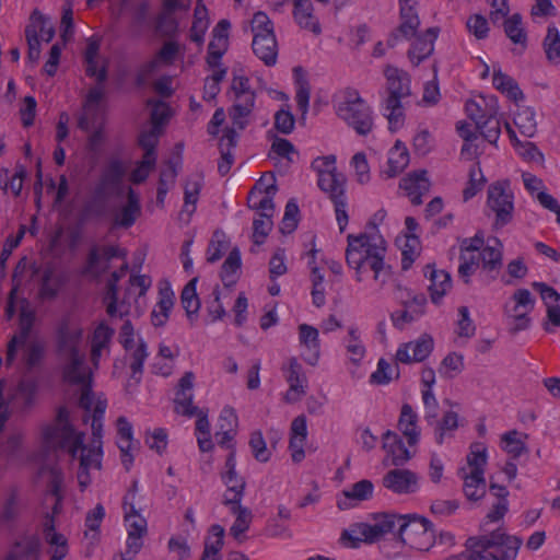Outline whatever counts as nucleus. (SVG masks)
Returning <instances> with one entry per match:
<instances>
[{
  "instance_id": "43",
  "label": "nucleus",
  "mask_w": 560,
  "mask_h": 560,
  "mask_svg": "<svg viewBox=\"0 0 560 560\" xmlns=\"http://www.w3.org/2000/svg\"><path fill=\"white\" fill-rule=\"evenodd\" d=\"M514 122L523 136L527 138L535 136L537 122L535 119V110L532 107L521 108L515 115Z\"/></svg>"
},
{
  "instance_id": "21",
  "label": "nucleus",
  "mask_w": 560,
  "mask_h": 560,
  "mask_svg": "<svg viewBox=\"0 0 560 560\" xmlns=\"http://www.w3.org/2000/svg\"><path fill=\"white\" fill-rule=\"evenodd\" d=\"M104 91L101 86L91 88L86 94L83 108L84 113L79 117L78 127L83 131H89L98 119L97 104L102 101Z\"/></svg>"
},
{
  "instance_id": "46",
  "label": "nucleus",
  "mask_w": 560,
  "mask_h": 560,
  "mask_svg": "<svg viewBox=\"0 0 560 560\" xmlns=\"http://www.w3.org/2000/svg\"><path fill=\"white\" fill-rule=\"evenodd\" d=\"M420 253V240L415 234L405 235V244L401 249V269L408 270Z\"/></svg>"
},
{
  "instance_id": "33",
  "label": "nucleus",
  "mask_w": 560,
  "mask_h": 560,
  "mask_svg": "<svg viewBox=\"0 0 560 560\" xmlns=\"http://www.w3.org/2000/svg\"><path fill=\"white\" fill-rule=\"evenodd\" d=\"M313 9L311 0H294L293 15L300 26L318 34L320 33V27L313 16Z\"/></svg>"
},
{
  "instance_id": "61",
  "label": "nucleus",
  "mask_w": 560,
  "mask_h": 560,
  "mask_svg": "<svg viewBox=\"0 0 560 560\" xmlns=\"http://www.w3.org/2000/svg\"><path fill=\"white\" fill-rule=\"evenodd\" d=\"M97 120L98 119H95L94 126L89 130V131H91L93 129V131L90 133V136L88 138V144H86L88 150L93 153H97L100 151L103 142L105 141L104 117H100V121H97Z\"/></svg>"
},
{
  "instance_id": "32",
  "label": "nucleus",
  "mask_w": 560,
  "mask_h": 560,
  "mask_svg": "<svg viewBox=\"0 0 560 560\" xmlns=\"http://www.w3.org/2000/svg\"><path fill=\"white\" fill-rule=\"evenodd\" d=\"M409 164V152L405 143L397 140L394 147L389 150L388 170L386 171L388 177H395L400 174Z\"/></svg>"
},
{
  "instance_id": "37",
  "label": "nucleus",
  "mask_w": 560,
  "mask_h": 560,
  "mask_svg": "<svg viewBox=\"0 0 560 560\" xmlns=\"http://www.w3.org/2000/svg\"><path fill=\"white\" fill-rule=\"evenodd\" d=\"M198 278H192L183 289L180 294V303L183 308L186 311V315L189 320H194L200 308V300L196 292V285Z\"/></svg>"
},
{
  "instance_id": "30",
  "label": "nucleus",
  "mask_w": 560,
  "mask_h": 560,
  "mask_svg": "<svg viewBox=\"0 0 560 560\" xmlns=\"http://www.w3.org/2000/svg\"><path fill=\"white\" fill-rule=\"evenodd\" d=\"M503 245L498 237H492L480 252L482 268L489 272L499 270L502 267Z\"/></svg>"
},
{
  "instance_id": "18",
  "label": "nucleus",
  "mask_w": 560,
  "mask_h": 560,
  "mask_svg": "<svg viewBox=\"0 0 560 560\" xmlns=\"http://www.w3.org/2000/svg\"><path fill=\"white\" fill-rule=\"evenodd\" d=\"M178 413L191 418L197 417L196 421V433L197 441L200 451L209 452L213 448V443L210 435V423L208 420V409H200L196 406H191L187 409H182Z\"/></svg>"
},
{
  "instance_id": "6",
  "label": "nucleus",
  "mask_w": 560,
  "mask_h": 560,
  "mask_svg": "<svg viewBox=\"0 0 560 560\" xmlns=\"http://www.w3.org/2000/svg\"><path fill=\"white\" fill-rule=\"evenodd\" d=\"M83 329L73 324L69 317H63L56 328V353L59 358L83 353L80 349Z\"/></svg>"
},
{
  "instance_id": "48",
  "label": "nucleus",
  "mask_w": 560,
  "mask_h": 560,
  "mask_svg": "<svg viewBox=\"0 0 560 560\" xmlns=\"http://www.w3.org/2000/svg\"><path fill=\"white\" fill-rule=\"evenodd\" d=\"M277 191V186L275 184H271L265 188V196L260 198L257 203H252L253 199L256 198L257 192L254 190H250L248 195V207L250 209L255 210H262V212L271 213V217L273 215L275 211V203L272 201V197Z\"/></svg>"
},
{
  "instance_id": "42",
  "label": "nucleus",
  "mask_w": 560,
  "mask_h": 560,
  "mask_svg": "<svg viewBox=\"0 0 560 560\" xmlns=\"http://www.w3.org/2000/svg\"><path fill=\"white\" fill-rule=\"evenodd\" d=\"M148 355L149 353L145 341L143 339H139L137 348L133 349L132 352L130 353L131 380L135 381L136 385H138L141 382L143 364Z\"/></svg>"
},
{
  "instance_id": "41",
  "label": "nucleus",
  "mask_w": 560,
  "mask_h": 560,
  "mask_svg": "<svg viewBox=\"0 0 560 560\" xmlns=\"http://www.w3.org/2000/svg\"><path fill=\"white\" fill-rule=\"evenodd\" d=\"M241 252L235 247L229 253V256L222 265L220 277L225 287L233 285L236 282L233 276L241 269Z\"/></svg>"
},
{
  "instance_id": "54",
  "label": "nucleus",
  "mask_w": 560,
  "mask_h": 560,
  "mask_svg": "<svg viewBox=\"0 0 560 560\" xmlns=\"http://www.w3.org/2000/svg\"><path fill=\"white\" fill-rule=\"evenodd\" d=\"M504 310H505V315H506L508 319L510 320V327H509L510 334L516 335L517 332L525 330L529 327V325H530V318L528 317L529 312H526V311L513 312L512 310H510L508 307V305H505Z\"/></svg>"
},
{
  "instance_id": "58",
  "label": "nucleus",
  "mask_w": 560,
  "mask_h": 560,
  "mask_svg": "<svg viewBox=\"0 0 560 560\" xmlns=\"http://www.w3.org/2000/svg\"><path fill=\"white\" fill-rule=\"evenodd\" d=\"M486 179L480 167H472L469 171V182L467 187L463 191V198L465 201L471 199L480 191L483 187Z\"/></svg>"
},
{
  "instance_id": "10",
  "label": "nucleus",
  "mask_w": 560,
  "mask_h": 560,
  "mask_svg": "<svg viewBox=\"0 0 560 560\" xmlns=\"http://www.w3.org/2000/svg\"><path fill=\"white\" fill-rule=\"evenodd\" d=\"M399 18V25L390 32L387 38V46L390 48L395 47L400 39L410 40L418 34L420 19L413 7L400 8Z\"/></svg>"
},
{
  "instance_id": "7",
  "label": "nucleus",
  "mask_w": 560,
  "mask_h": 560,
  "mask_svg": "<svg viewBox=\"0 0 560 560\" xmlns=\"http://www.w3.org/2000/svg\"><path fill=\"white\" fill-rule=\"evenodd\" d=\"M57 420L60 424L56 428L49 438H56L59 447L65 448L74 458L78 450L83 447L84 433H77L69 422V412L66 407H60L57 413Z\"/></svg>"
},
{
  "instance_id": "23",
  "label": "nucleus",
  "mask_w": 560,
  "mask_h": 560,
  "mask_svg": "<svg viewBox=\"0 0 560 560\" xmlns=\"http://www.w3.org/2000/svg\"><path fill=\"white\" fill-rule=\"evenodd\" d=\"M140 214L141 206L139 196L132 188H129L127 192V202L121 208L120 212L115 215L113 225L129 229L136 223Z\"/></svg>"
},
{
  "instance_id": "15",
  "label": "nucleus",
  "mask_w": 560,
  "mask_h": 560,
  "mask_svg": "<svg viewBox=\"0 0 560 560\" xmlns=\"http://www.w3.org/2000/svg\"><path fill=\"white\" fill-rule=\"evenodd\" d=\"M425 170L415 171L401 178L399 183V187L407 192L413 206H420L422 196L430 190V180Z\"/></svg>"
},
{
  "instance_id": "62",
  "label": "nucleus",
  "mask_w": 560,
  "mask_h": 560,
  "mask_svg": "<svg viewBox=\"0 0 560 560\" xmlns=\"http://www.w3.org/2000/svg\"><path fill=\"white\" fill-rule=\"evenodd\" d=\"M295 125V118L290 110L280 109L275 114V128L283 135H290Z\"/></svg>"
},
{
  "instance_id": "22",
  "label": "nucleus",
  "mask_w": 560,
  "mask_h": 560,
  "mask_svg": "<svg viewBox=\"0 0 560 560\" xmlns=\"http://www.w3.org/2000/svg\"><path fill=\"white\" fill-rule=\"evenodd\" d=\"M299 339L300 343L307 350V353L303 354L304 361L315 365L320 352L318 330L311 325L301 324L299 326Z\"/></svg>"
},
{
  "instance_id": "35",
  "label": "nucleus",
  "mask_w": 560,
  "mask_h": 560,
  "mask_svg": "<svg viewBox=\"0 0 560 560\" xmlns=\"http://www.w3.org/2000/svg\"><path fill=\"white\" fill-rule=\"evenodd\" d=\"M463 491L469 501H478L486 495L487 483L483 474L479 469L470 471L464 477Z\"/></svg>"
},
{
  "instance_id": "12",
  "label": "nucleus",
  "mask_w": 560,
  "mask_h": 560,
  "mask_svg": "<svg viewBox=\"0 0 560 560\" xmlns=\"http://www.w3.org/2000/svg\"><path fill=\"white\" fill-rule=\"evenodd\" d=\"M65 363L62 365V378L66 383L71 385L83 384L92 380V371L85 362V353H78L62 358Z\"/></svg>"
},
{
  "instance_id": "44",
  "label": "nucleus",
  "mask_w": 560,
  "mask_h": 560,
  "mask_svg": "<svg viewBox=\"0 0 560 560\" xmlns=\"http://www.w3.org/2000/svg\"><path fill=\"white\" fill-rule=\"evenodd\" d=\"M504 33L514 43L526 46L527 35L522 26V15L514 13L504 21Z\"/></svg>"
},
{
  "instance_id": "40",
  "label": "nucleus",
  "mask_w": 560,
  "mask_h": 560,
  "mask_svg": "<svg viewBox=\"0 0 560 560\" xmlns=\"http://www.w3.org/2000/svg\"><path fill=\"white\" fill-rule=\"evenodd\" d=\"M542 47L547 60L552 65L560 63V33L555 25H549L544 38Z\"/></svg>"
},
{
  "instance_id": "1",
  "label": "nucleus",
  "mask_w": 560,
  "mask_h": 560,
  "mask_svg": "<svg viewBox=\"0 0 560 560\" xmlns=\"http://www.w3.org/2000/svg\"><path fill=\"white\" fill-rule=\"evenodd\" d=\"M346 261L349 268L355 271L358 282L362 281V273L369 267L374 272V280L385 283V275L390 272V267L385 266L386 241L378 233L347 236Z\"/></svg>"
},
{
  "instance_id": "11",
  "label": "nucleus",
  "mask_w": 560,
  "mask_h": 560,
  "mask_svg": "<svg viewBox=\"0 0 560 560\" xmlns=\"http://www.w3.org/2000/svg\"><path fill=\"white\" fill-rule=\"evenodd\" d=\"M490 544L497 549L493 555L494 560H515L523 539L518 536L508 535L503 528L499 527L489 535Z\"/></svg>"
},
{
  "instance_id": "27",
  "label": "nucleus",
  "mask_w": 560,
  "mask_h": 560,
  "mask_svg": "<svg viewBox=\"0 0 560 560\" xmlns=\"http://www.w3.org/2000/svg\"><path fill=\"white\" fill-rule=\"evenodd\" d=\"M63 284V276L56 275L55 267L48 264L43 270L38 295L42 300H54Z\"/></svg>"
},
{
  "instance_id": "2",
  "label": "nucleus",
  "mask_w": 560,
  "mask_h": 560,
  "mask_svg": "<svg viewBox=\"0 0 560 560\" xmlns=\"http://www.w3.org/2000/svg\"><path fill=\"white\" fill-rule=\"evenodd\" d=\"M384 75L387 93L384 104L386 112H388L389 129L395 131L401 125L404 116L401 101L411 94L410 77L407 72L392 66L385 68Z\"/></svg>"
},
{
  "instance_id": "24",
  "label": "nucleus",
  "mask_w": 560,
  "mask_h": 560,
  "mask_svg": "<svg viewBox=\"0 0 560 560\" xmlns=\"http://www.w3.org/2000/svg\"><path fill=\"white\" fill-rule=\"evenodd\" d=\"M252 48L254 54L268 67L276 65L278 57V45L275 34H256L253 38Z\"/></svg>"
},
{
  "instance_id": "63",
  "label": "nucleus",
  "mask_w": 560,
  "mask_h": 560,
  "mask_svg": "<svg viewBox=\"0 0 560 560\" xmlns=\"http://www.w3.org/2000/svg\"><path fill=\"white\" fill-rule=\"evenodd\" d=\"M252 32L254 36L258 33L262 36H267V34H275L273 23L265 12L258 11L254 14L252 20Z\"/></svg>"
},
{
  "instance_id": "28",
  "label": "nucleus",
  "mask_w": 560,
  "mask_h": 560,
  "mask_svg": "<svg viewBox=\"0 0 560 560\" xmlns=\"http://www.w3.org/2000/svg\"><path fill=\"white\" fill-rule=\"evenodd\" d=\"M374 486L371 480L362 479L351 486L349 490H343V498L339 499L337 505L340 510H347L352 506L351 501H365L372 498Z\"/></svg>"
},
{
  "instance_id": "56",
  "label": "nucleus",
  "mask_w": 560,
  "mask_h": 560,
  "mask_svg": "<svg viewBox=\"0 0 560 560\" xmlns=\"http://www.w3.org/2000/svg\"><path fill=\"white\" fill-rule=\"evenodd\" d=\"M252 453L256 460L266 463L269 460L271 453L268 451L265 439L260 431H254L248 442Z\"/></svg>"
},
{
  "instance_id": "55",
  "label": "nucleus",
  "mask_w": 560,
  "mask_h": 560,
  "mask_svg": "<svg viewBox=\"0 0 560 560\" xmlns=\"http://www.w3.org/2000/svg\"><path fill=\"white\" fill-rule=\"evenodd\" d=\"M79 451L82 452L80 456V469L89 471L91 467L101 468V445H93L92 448L86 450L85 445L83 444V447L79 448L78 452Z\"/></svg>"
},
{
  "instance_id": "8",
  "label": "nucleus",
  "mask_w": 560,
  "mask_h": 560,
  "mask_svg": "<svg viewBox=\"0 0 560 560\" xmlns=\"http://www.w3.org/2000/svg\"><path fill=\"white\" fill-rule=\"evenodd\" d=\"M235 456V450L230 452L224 464V470H222L221 472V479L223 483L226 486L228 492L233 494L232 497L225 494L222 501L223 504L242 502L244 497L246 481L236 471Z\"/></svg>"
},
{
  "instance_id": "51",
  "label": "nucleus",
  "mask_w": 560,
  "mask_h": 560,
  "mask_svg": "<svg viewBox=\"0 0 560 560\" xmlns=\"http://www.w3.org/2000/svg\"><path fill=\"white\" fill-rule=\"evenodd\" d=\"M479 133L491 144H495L501 135L500 121L498 117L487 116L476 126Z\"/></svg>"
},
{
  "instance_id": "52",
  "label": "nucleus",
  "mask_w": 560,
  "mask_h": 560,
  "mask_svg": "<svg viewBox=\"0 0 560 560\" xmlns=\"http://www.w3.org/2000/svg\"><path fill=\"white\" fill-rule=\"evenodd\" d=\"M148 105L152 106L151 110V124L156 129H162L163 125L167 122L171 117V108L163 101L148 100Z\"/></svg>"
},
{
  "instance_id": "39",
  "label": "nucleus",
  "mask_w": 560,
  "mask_h": 560,
  "mask_svg": "<svg viewBox=\"0 0 560 560\" xmlns=\"http://www.w3.org/2000/svg\"><path fill=\"white\" fill-rule=\"evenodd\" d=\"M209 532L212 535V537H208L205 540L202 560H218L217 556L224 544V528L219 524H214L210 527Z\"/></svg>"
},
{
  "instance_id": "16",
  "label": "nucleus",
  "mask_w": 560,
  "mask_h": 560,
  "mask_svg": "<svg viewBox=\"0 0 560 560\" xmlns=\"http://www.w3.org/2000/svg\"><path fill=\"white\" fill-rule=\"evenodd\" d=\"M231 100L233 105L229 108V116L236 129L244 130L248 125L246 118L255 107L256 93L233 94Z\"/></svg>"
},
{
  "instance_id": "26",
  "label": "nucleus",
  "mask_w": 560,
  "mask_h": 560,
  "mask_svg": "<svg viewBox=\"0 0 560 560\" xmlns=\"http://www.w3.org/2000/svg\"><path fill=\"white\" fill-rule=\"evenodd\" d=\"M346 176L338 171L324 173L317 180L319 189L327 194L331 201L346 196Z\"/></svg>"
},
{
  "instance_id": "57",
  "label": "nucleus",
  "mask_w": 560,
  "mask_h": 560,
  "mask_svg": "<svg viewBox=\"0 0 560 560\" xmlns=\"http://www.w3.org/2000/svg\"><path fill=\"white\" fill-rule=\"evenodd\" d=\"M516 430L509 431L502 435V442L505 443L504 450L513 457L518 458L522 454L528 452L524 442L518 440Z\"/></svg>"
},
{
  "instance_id": "9",
  "label": "nucleus",
  "mask_w": 560,
  "mask_h": 560,
  "mask_svg": "<svg viewBox=\"0 0 560 560\" xmlns=\"http://www.w3.org/2000/svg\"><path fill=\"white\" fill-rule=\"evenodd\" d=\"M433 347V338L423 334L417 340L401 343L396 351L395 359L404 364L422 362L431 354Z\"/></svg>"
},
{
  "instance_id": "4",
  "label": "nucleus",
  "mask_w": 560,
  "mask_h": 560,
  "mask_svg": "<svg viewBox=\"0 0 560 560\" xmlns=\"http://www.w3.org/2000/svg\"><path fill=\"white\" fill-rule=\"evenodd\" d=\"M398 539L413 549L428 551L435 542V529L427 517L405 514L399 517Z\"/></svg>"
},
{
  "instance_id": "38",
  "label": "nucleus",
  "mask_w": 560,
  "mask_h": 560,
  "mask_svg": "<svg viewBox=\"0 0 560 560\" xmlns=\"http://www.w3.org/2000/svg\"><path fill=\"white\" fill-rule=\"evenodd\" d=\"M295 81L298 84L296 90V104L298 108L302 113V119H305V115L307 114L310 96H311V86L306 78L304 77L303 69L301 67H295L293 69Z\"/></svg>"
},
{
  "instance_id": "45",
  "label": "nucleus",
  "mask_w": 560,
  "mask_h": 560,
  "mask_svg": "<svg viewBox=\"0 0 560 560\" xmlns=\"http://www.w3.org/2000/svg\"><path fill=\"white\" fill-rule=\"evenodd\" d=\"M46 347L40 340H32L25 345L23 361L28 371L38 366L45 357Z\"/></svg>"
},
{
  "instance_id": "53",
  "label": "nucleus",
  "mask_w": 560,
  "mask_h": 560,
  "mask_svg": "<svg viewBox=\"0 0 560 560\" xmlns=\"http://www.w3.org/2000/svg\"><path fill=\"white\" fill-rule=\"evenodd\" d=\"M300 210L295 200L291 199L285 205L284 215L281 221L280 232L282 234H291L298 228V217Z\"/></svg>"
},
{
  "instance_id": "19",
  "label": "nucleus",
  "mask_w": 560,
  "mask_h": 560,
  "mask_svg": "<svg viewBox=\"0 0 560 560\" xmlns=\"http://www.w3.org/2000/svg\"><path fill=\"white\" fill-rule=\"evenodd\" d=\"M383 448L386 451L387 456L390 457L393 466H402L411 458V453L405 446L401 438L392 430H387L383 434Z\"/></svg>"
},
{
  "instance_id": "3",
  "label": "nucleus",
  "mask_w": 560,
  "mask_h": 560,
  "mask_svg": "<svg viewBox=\"0 0 560 560\" xmlns=\"http://www.w3.org/2000/svg\"><path fill=\"white\" fill-rule=\"evenodd\" d=\"M336 113L360 136L369 135L374 126L371 107L355 90L348 89L343 100L338 103Z\"/></svg>"
},
{
  "instance_id": "50",
  "label": "nucleus",
  "mask_w": 560,
  "mask_h": 560,
  "mask_svg": "<svg viewBox=\"0 0 560 560\" xmlns=\"http://www.w3.org/2000/svg\"><path fill=\"white\" fill-rule=\"evenodd\" d=\"M515 151L526 162H535L541 166L545 165V156L534 142L516 141Z\"/></svg>"
},
{
  "instance_id": "20",
  "label": "nucleus",
  "mask_w": 560,
  "mask_h": 560,
  "mask_svg": "<svg viewBox=\"0 0 560 560\" xmlns=\"http://www.w3.org/2000/svg\"><path fill=\"white\" fill-rule=\"evenodd\" d=\"M285 380L290 387L285 393L284 398L288 402H295L302 395L305 394L304 383H306V377L303 374L302 365L298 362L296 358H291L289 360Z\"/></svg>"
},
{
  "instance_id": "60",
  "label": "nucleus",
  "mask_w": 560,
  "mask_h": 560,
  "mask_svg": "<svg viewBox=\"0 0 560 560\" xmlns=\"http://www.w3.org/2000/svg\"><path fill=\"white\" fill-rule=\"evenodd\" d=\"M354 532H360L362 539L366 544L376 542L385 535V530H383L376 522L372 525L368 523H355Z\"/></svg>"
},
{
  "instance_id": "64",
  "label": "nucleus",
  "mask_w": 560,
  "mask_h": 560,
  "mask_svg": "<svg viewBox=\"0 0 560 560\" xmlns=\"http://www.w3.org/2000/svg\"><path fill=\"white\" fill-rule=\"evenodd\" d=\"M468 31L474 34L477 39H485L488 36V21L483 15H471L466 23Z\"/></svg>"
},
{
  "instance_id": "14",
  "label": "nucleus",
  "mask_w": 560,
  "mask_h": 560,
  "mask_svg": "<svg viewBox=\"0 0 560 560\" xmlns=\"http://www.w3.org/2000/svg\"><path fill=\"white\" fill-rule=\"evenodd\" d=\"M383 486L395 493H412L418 488V476L409 469H392L383 477Z\"/></svg>"
},
{
  "instance_id": "29",
  "label": "nucleus",
  "mask_w": 560,
  "mask_h": 560,
  "mask_svg": "<svg viewBox=\"0 0 560 560\" xmlns=\"http://www.w3.org/2000/svg\"><path fill=\"white\" fill-rule=\"evenodd\" d=\"M194 381L195 374L191 371H187L178 381V386L175 393V411L179 412L182 409H187L192 405L194 400Z\"/></svg>"
},
{
  "instance_id": "5",
  "label": "nucleus",
  "mask_w": 560,
  "mask_h": 560,
  "mask_svg": "<svg viewBox=\"0 0 560 560\" xmlns=\"http://www.w3.org/2000/svg\"><path fill=\"white\" fill-rule=\"evenodd\" d=\"M513 199L508 179L498 180L488 187L487 205L495 213V228H502L511 222L514 210Z\"/></svg>"
},
{
  "instance_id": "13",
  "label": "nucleus",
  "mask_w": 560,
  "mask_h": 560,
  "mask_svg": "<svg viewBox=\"0 0 560 560\" xmlns=\"http://www.w3.org/2000/svg\"><path fill=\"white\" fill-rule=\"evenodd\" d=\"M440 33L439 27H429L423 33L413 36L415 42L408 50V58L417 67L434 51V42Z\"/></svg>"
},
{
  "instance_id": "34",
  "label": "nucleus",
  "mask_w": 560,
  "mask_h": 560,
  "mask_svg": "<svg viewBox=\"0 0 560 560\" xmlns=\"http://www.w3.org/2000/svg\"><path fill=\"white\" fill-rule=\"evenodd\" d=\"M492 83L498 91L505 94L515 103L525 97L517 82L512 77L503 73L500 69L493 72Z\"/></svg>"
},
{
  "instance_id": "31",
  "label": "nucleus",
  "mask_w": 560,
  "mask_h": 560,
  "mask_svg": "<svg viewBox=\"0 0 560 560\" xmlns=\"http://www.w3.org/2000/svg\"><path fill=\"white\" fill-rule=\"evenodd\" d=\"M224 505L229 506L231 513L235 515V521L230 528V533L235 539L241 540L243 534L249 528L252 523V511L248 508L243 506L241 502Z\"/></svg>"
},
{
  "instance_id": "36",
  "label": "nucleus",
  "mask_w": 560,
  "mask_h": 560,
  "mask_svg": "<svg viewBox=\"0 0 560 560\" xmlns=\"http://www.w3.org/2000/svg\"><path fill=\"white\" fill-rule=\"evenodd\" d=\"M209 26L208 10L201 0L198 1L195 12L194 22L190 28V39L201 46L205 40V34Z\"/></svg>"
},
{
  "instance_id": "17",
  "label": "nucleus",
  "mask_w": 560,
  "mask_h": 560,
  "mask_svg": "<svg viewBox=\"0 0 560 560\" xmlns=\"http://www.w3.org/2000/svg\"><path fill=\"white\" fill-rule=\"evenodd\" d=\"M424 276L430 280L431 301L438 305L452 288L451 275L445 270L435 269L434 265L429 264L424 267Z\"/></svg>"
},
{
  "instance_id": "49",
  "label": "nucleus",
  "mask_w": 560,
  "mask_h": 560,
  "mask_svg": "<svg viewBox=\"0 0 560 560\" xmlns=\"http://www.w3.org/2000/svg\"><path fill=\"white\" fill-rule=\"evenodd\" d=\"M435 427V442L442 445L445 434L458 428V415L455 411H447L443 415L440 421H434Z\"/></svg>"
},
{
  "instance_id": "59",
  "label": "nucleus",
  "mask_w": 560,
  "mask_h": 560,
  "mask_svg": "<svg viewBox=\"0 0 560 560\" xmlns=\"http://www.w3.org/2000/svg\"><path fill=\"white\" fill-rule=\"evenodd\" d=\"M467 463L471 467V471L478 470L485 474L487 464V448L482 444H472L467 455Z\"/></svg>"
},
{
  "instance_id": "25",
  "label": "nucleus",
  "mask_w": 560,
  "mask_h": 560,
  "mask_svg": "<svg viewBox=\"0 0 560 560\" xmlns=\"http://www.w3.org/2000/svg\"><path fill=\"white\" fill-rule=\"evenodd\" d=\"M418 416L409 404H404L398 419V429L407 438L410 446L416 445L420 439V429L417 425Z\"/></svg>"
},
{
  "instance_id": "47",
  "label": "nucleus",
  "mask_w": 560,
  "mask_h": 560,
  "mask_svg": "<svg viewBox=\"0 0 560 560\" xmlns=\"http://www.w3.org/2000/svg\"><path fill=\"white\" fill-rule=\"evenodd\" d=\"M271 213L260 212L253 222V242L261 245L272 229Z\"/></svg>"
}]
</instances>
